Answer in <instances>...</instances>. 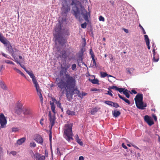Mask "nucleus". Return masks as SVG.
<instances>
[{
  "label": "nucleus",
  "mask_w": 160,
  "mask_h": 160,
  "mask_svg": "<svg viewBox=\"0 0 160 160\" xmlns=\"http://www.w3.org/2000/svg\"><path fill=\"white\" fill-rule=\"evenodd\" d=\"M152 52H153V55H155L156 54H157L156 53V52H155V50L154 48L153 49V50H152Z\"/></svg>",
  "instance_id": "62"
},
{
  "label": "nucleus",
  "mask_w": 160,
  "mask_h": 160,
  "mask_svg": "<svg viewBox=\"0 0 160 160\" xmlns=\"http://www.w3.org/2000/svg\"><path fill=\"white\" fill-rule=\"evenodd\" d=\"M49 137L50 141V142H51V140H52V132H51V131H50V132Z\"/></svg>",
  "instance_id": "52"
},
{
  "label": "nucleus",
  "mask_w": 160,
  "mask_h": 160,
  "mask_svg": "<svg viewBox=\"0 0 160 160\" xmlns=\"http://www.w3.org/2000/svg\"><path fill=\"white\" fill-rule=\"evenodd\" d=\"M1 54L3 56L5 57V58L8 59H11V58L10 57H8L7 55L3 52H2Z\"/></svg>",
  "instance_id": "47"
},
{
  "label": "nucleus",
  "mask_w": 160,
  "mask_h": 160,
  "mask_svg": "<svg viewBox=\"0 0 160 160\" xmlns=\"http://www.w3.org/2000/svg\"><path fill=\"white\" fill-rule=\"evenodd\" d=\"M75 139L76 140H77L79 139V138L78 136V134H77L76 135H75Z\"/></svg>",
  "instance_id": "58"
},
{
  "label": "nucleus",
  "mask_w": 160,
  "mask_h": 160,
  "mask_svg": "<svg viewBox=\"0 0 160 160\" xmlns=\"http://www.w3.org/2000/svg\"><path fill=\"white\" fill-rule=\"evenodd\" d=\"M128 105L131 106L134 103V101H124Z\"/></svg>",
  "instance_id": "30"
},
{
  "label": "nucleus",
  "mask_w": 160,
  "mask_h": 160,
  "mask_svg": "<svg viewBox=\"0 0 160 160\" xmlns=\"http://www.w3.org/2000/svg\"><path fill=\"white\" fill-rule=\"evenodd\" d=\"M78 160H84V158L83 156H80Z\"/></svg>",
  "instance_id": "57"
},
{
  "label": "nucleus",
  "mask_w": 160,
  "mask_h": 160,
  "mask_svg": "<svg viewBox=\"0 0 160 160\" xmlns=\"http://www.w3.org/2000/svg\"><path fill=\"white\" fill-rule=\"evenodd\" d=\"M29 75L31 78H32L35 77V76L33 73L32 71H30V73H29Z\"/></svg>",
  "instance_id": "48"
},
{
  "label": "nucleus",
  "mask_w": 160,
  "mask_h": 160,
  "mask_svg": "<svg viewBox=\"0 0 160 160\" xmlns=\"http://www.w3.org/2000/svg\"><path fill=\"white\" fill-rule=\"evenodd\" d=\"M99 21H104L105 20L104 18L102 16H99Z\"/></svg>",
  "instance_id": "49"
},
{
  "label": "nucleus",
  "mask_w": 160,
  "mask_h": 160,
  "mask_svg": "<svg viewBox=\"0 0 160 160\" xmlns=\"http://www.w3.org/2000/svg\"><path fill=\"white\" fill-rule=\"evenodd\" d=\"M143 95L142 93H138L136 96L134 100H143Z\"/></svg>",
  "instance_id": "15"
},
{
  "label": "nucleus",
  "mask_w": 160,
  "mask_h": 160,
  "mask_svg": "<svg viewBox=\"0 0 160 160\" xmlns=\"http://www.w3.org/2000/svg\"><path fill=\"white\" fill-rule=\"evenodd\" d=\"M136 106L139 109L143 110L144 109L147 107V104L143 103V101H135Z\"/></svg>",
  "instance_id": "9"
},
{
  "label": "nucleus",
  "mask_w": 160,
  "mask_h": 160,
  "mask_svg": "<svg viewBox=\"0 0 160 160\" xmlns=\"http://www.w3.org/2000/svg\"><path fill=\"white\" fill-rule=\"evenodd\" d=\"M150 119V117L148 115H146L144 116V120L146 122H148Z\"/></svg>",
  "instance_id": "31"
},
{
  "label": "nucleus",
  "mask_w": 160,
  "mask_h": 160,
  "mask_svg": "<svg viewBox=\"0 0 160 160\" xmlns=\"http://www.w3.org/2000/svg\"><path fill=\"white\" fill-rule=\"evenodd\" d=\"M118 96L121 99H122V100H128V99H125L124 97H122L121 95L120 94H118Z\"/></svg>",
  "instance_id": "50"
},
{
  "label": "nucleus",
  "mask_w": 160,
  "mask_h": 160,
  "mask_svg": "<svg viewBox=\"0 0 160 160\" xmlns=\"http://www.w3.org/2000/svg\"><path fill=\"white\" fill-rule=\"evenodd\" d=\"M122 147L126 149L127 148V147L124 144V143H122Z\"/></svg>",
  "instance_id": "55"
},
{
  "label": "nucleus",
  "mask_w": 160,
  "mask_h": 160,
  "mask_svg": "<svg viewBox=\"0 0 160 160\" xmlns=\"http://www.w3.org/2000/svg\"><path fill=\"white\" fill-rule=\"evenodd\" d=\"M36 144L34 142H32L30 143V146L31 148H34L36 147Z\"/></svg>",
  "instance_id": "33"
},
{
  "label": "nucleus",
  "mask_w": 160,
  "mask_h": 160,
  "mask_svg": "<svg viewBox=\"0 0 160 160\" xmlns=\"http://www.w3.org/2000/svg\"><path fill=\"white\" fill-rule=\"evenodd\" d=\"M22 104L21 101H18L15 107V113L18 115H20L22 112Z\"/></svg>",
  "instance_id": "7"
},
{
  "label": "nucleus",
  "mask_w": 160,
  "mask_h": 160,
  "mask_svg": "<svg viewBox=\"0 0 160 160\" xmlns=\"http://www.w3.org/2000/svg\"><path fill=\"white\" fill-rule=\"evenodd\" d=\"M61 66L64 67L65 68L68 69L70 67L71 64H69L67 63L66 62L63 63Z\"/></svg>",
  "instance_id": "23"
},
{
  "label": "nucleus",
  "mask_w": 160,
  "mask_h": 160,
  "mask_svg": "<svg viewBox=\"0 0 160 160\" xmlns=\"http://www.w3.org/2000/svg\"><path fill=\"white\" fill-rule=\"evenodd\" d=\"M145 40L146 42V44L148 46V49L149 50L150 49V47L149 46L150 42L148 36L147 35H145L144 36Z\"/></svg>",
  "instance_id": "14"
},
{
  "label": "nucleus",
  "mask_w": 160,
  "mask_h": 160,
  "mask_svg": "<svg viewBox=\"0 0 160 160\" xmlns=\"http://www.w3.org/2000/svg\"><path fill=\"white\" fill-rule=\"evenodd\" d=\"M72 123H67L65 124L63 128L64 137L68 141L73 140V134L72 130Z\"/></svg>",
  "instance_id": "4"
},
{
  "label": "nucleus",
  "mask_w": 160,
  "mask_h": 160,
  "mask_svg": "<svg viewBox=\"0 0 160 160\" xmlns=\"http://www.w3.org/2000/svg\"><path fill=\"white\" fill-rule=\"evenodd\" d=\"M121 114V112L119 111H117L116 110L112 111V114L115 117H117L119 116Z\"/></svg>",
  "instance_id": "20"
},
{
  "label": "nucleus",
  "mask_w": 160,
  "mask_h": 160,
  "mask_svg": "<svg viewBox=\"0 0 160 160\" xmlns=\"http://www.w3.org/2000/svg\"><path fill=\"white\" fill-rule=\"evenodd\" d=\"M105 103L111 106H113L116 108H118L119 107V105L116 103H114L110 101H105Z\"/></svg>",
  "instance_id": "12"
},
{
  "label": "nucleus",
  "mask_w": 160,
  "mask_h": 160,
  "mask_svg": "<svg viewBox=\"0 0 160 160\" xmlns=\"http://www.w3.org/2000/svg\"><path fill=\"white\" fill-rule=\"evenodd\" d=\"M149 126H151L154 124V122L151 119L147 122Z\"/></svg>",
  "instance_id": "35"
},
{
  "label": "nucleus",
  "mask_w": 160,
  "mask_h": 160,
  "mask_svg": "<svg viewBox=\"0 0 160 160\" xmlns=\"http://www.w3.org/2000/svg\"><path fill=\"white\" fill-rule=\"evenodd\" d=\"M12 132H18L19 130L18 128H12Z\"/></svg>",
  "instance_id": "41"
},
{
  "label": "nucleus",
  "mask_w": 160,
  "mask_h": 160,
  "mask_svg": "<svg viewBox=\"0 0 160 160\" xmlns=\"http://www.w3.org/2000/svg\"><path fill=\"white\" fill-rule=\"evenodd\" d=\"M139 27L141 28V29H142V30L143 32V34H146V32L144 29L143 28V27L141 26V25L140 24H139Z\"/></svg>",
  "instance_id": "46"
},
{
  "label": "nucleus",
  "mask_w": 160,
  "mask_h": 160,
  "mask_svg": "<svg viewBox=\"0 0 160 160\" xmlns=\"http://www.w3.org/2000/svg\"><path fill=\"white\" fill-rule=\"evenodd\" d=\"M13 69L14 70L16 71L17 73H18L20 75H21L22 76H23L24 77H25V76L24 75V74L20 70L17 68L15 67H13Z\"/></svg>",
  "instance_id": "22"
},
{
  "label": "nucleus",
  "mask_w": 160,
  "mask_h": 160,
  "mask_svg": "<svg viewBox=\"0 0 160 160\" xmlns=\"http://www.w3.org/2000/svg\"><path fill=\"white\" fill-rule=\"evenodd\" d=\"M15 60V62L19 64L20 66L22 68H23L24 70H26V68L21 63H20L19 62H18L17 60H16V59L15 58V59H14Z\"/></svg>",
  "instance_id": "29"
},
{
  "label": "nucleus",
  "mask_w": 160,
  "mask_h": 160,
  "mask_svg": "<svg viewBox=\"0 0 160 160\" xmlns=\"http://www.w3.org/2000/svg\"><path fill=\"white\" fill-rule=\"evenodd\" d=\"M32 154L34 156V158L36 160H45V157L43 156H41L39 153H37L34 154L32 151H31Z\"/></svg>",
  "instance_id": "10"
},
{
  "label": "nucleus",
  "mask_w": 160,
  "mask_h": 160,
  "mask_svg": "<svg viewBox=\"0 0 160 160\" xmlns=\"http://www.w3.org/2000/svg\"><path fill=\"white\" fill-rule=\"evenodd\" d=\"M62 8L65 14L67 13L70 10V8L68 6H66V7H65L63 5Z\"/></svg>",
  "instance_id": "19"
},
{
  "label": "nucleus",
  "mask_w": 160,
  "mask_h": 160,
  "mask_svg": "<svg viewBox=\"0 0 160 160\" xmlns=\"http://www.w3.org/2000/svg\"><path fill=\"white\" fill-rule=\"evenodd\" d=\"M35 137V141L38 143L41 144H42L43 142V140L41 136L39 134H37Z\"/></svg>",
  "instance_id": "11"
},
{
  "label": "nucleus",
  "mask_w": 160,
  "mask_h": 160,
  "mask_svg": "<svg viewBox=\"0 0 160 160\" xmlns=\"http://www.w3.org/2000/svg\"><path fill=\"white\" fill-rule=\"evenodd\" d=\"M79 61H81L82 63L84 65L86 66V64H85V63L83 62V61H82V58H80L79 59H78V65L79 66Z\"/></svg>",
  "instance_id": "45"
},
{
  "label": "nucleus",
  "mask_w": 160,
  "mask_h": 160,
  "mask_svg": "<svg viewBox=\"0 0 160 160\" xmlns=\"http://www.w3.org/2000/svg\"><path fill=\"white\" fill-rule=\"evenodd\" d=\"M66 113L68 115H74L75 114V112L74 111H72L69 110H68L66 111Z\"/></svg>",
  "instance_id": "26"
},
{
  "label": "nucleus",
  "mask_w": 160,
  "mask_h": 160,
  "mask_svg": "<svg viewBox=\"0 0 160 160\" xmlns=\"http://www.w3.org/2000/svg\"><path fill=\"white\" fill-rule=\"evenodd\" d=\"M130 92L131 94H132L133 93L134 94H136L137 93V92L134 90H132L131 91V92Z\"/></svg>",
  "instance_id": "53"
},
{
  "label": "nucleus",
  "mask_w": 160,
  "mask_h": 160,
  "mask_svg": "<svg viewBox=\"0 0 160 160\" xmlns=\"http://www.w3.org/2000/svg\"><path fill=\"white\" fill-rule=\"evenodd\" d=\"M101 77L103 78L105 77L108 75V74L106 72H101Z\"/></svg>",
  "instance_id": "36"
},
{
  "label": "nucleus",
  "mask_w": 160,
  "mask_h": 160,
  "mask_svg": "<svg viewBox=\"0 0 160 160\" xmlns=\"http://www.w3.org/2000/svg\"><path fill=\"white\" fill-rule=\"evenodd\" d=\"M4 62L7 64H12L13 65H15V64L9 60H5L4 61Z\"/></svg>",
  "instance_id": "34"
},
{
  "label": "nucleus",
  "mask_w": 160,
  "mask_h": 160,
  "mask_svg": "<svg viewBox=\"0 0 160 160\" xmlns=\"http://www.w3.org/2000/svg\"><path fill=\"white\" fill-rule=\"evenodd\" d=\"M118 87L117 86H111L109 87V88L111 89H115L116 90H117Z\"/></svg>",
  "instance_id": "43"
},
{
  "label": "nucleus",
  "mask_w": 160,
  "mask_h": 160,
  "mask_svg": "<svg viewBox=\"0 0 160 160\" xmlns=\"http://www.w3.org/2000/svg\"><path fill=\"white\" fill-rule=\"evenodd\" d=\"M126 70L130 74H131L134 70V69L133 68H127Z\"/></svg>",
  "instance_id": "28"
},
{
  "label": "nucleus",
  "mask_w": 160,
  "mask_h": 160,
  "mask_svg": "<svg viewBox=\"0 0 160 160\" xmlns=\"http://www.w3.org/2000/svg\"><path fill=\"white\" fill-rule=\"evenodd\" d=\"M59 57L60 58L63 59L64 60H66L67 55L66 51L65 50L61 51L60 52Z\"/></svg>",
  "instance_id": "13"
},
{
  "label": "nucleus",
  "mask_w": 160,
  "mask_h": 160,
  "mask_svg": "<svg viewBox=\"0 0 160 160\" xmlns=\"http://www.w3.org/2000/svg\"><path fill=\"white\" fill-rule=\"evenodd\" d=\"M10 153L13 155H15L16 154L17 152L15 151H12Z\"/></svg>",
  "instance_id": "56"
},
{
  "label": "nucleus",
  "mask_w": 160,
  "mask_h": 160,
  "mask_svg": "<svg viewBox=\"0 0 160 160\" xmlns=\"http://www.w3.org/2000/svg\"><path fill=\"white\" fill-rule=\"evenodd\" d=\"M129 92L130 91H128L127 89L125 90L123 92V93L128 98H129L130 97Z\"/></svg>",
  "instance_id": "24"
},
{
  "label": "nucleus",
  "mask_w": 160,
  "mask_h": 160,
  "mask_svg": "<svg viewBox=\"0 0 160 160\" xmlns=\"http://www.w3.org/2000/svg\"><path fill=\"white\" fill-rule=\"evenodd\" d=\"M23 113L24 115H29L31 113V110L28 108H25L23 110Z\"/></svg>",
  "instance_id": "17"
},
{
  "label": "nucleus",
  "mask_w": 160,
  "mask_h": 160,
  "mask_svg": "<svg viewBox=\"0 0 160 160\" xmlns=\"http://www.w3.org/2000/svg\"><path fill=\"white\" fill-rule=\"evenodd\" d=\"M76 142L81 146H82L83 143L81 140L79 139L76 140Z\"/></svg>",
  "instance_id": "39"
},
{
  "label": "nucleus",
  "mask_w": 160,
  "mask_h": 160,
  "mask_svg": "<svg viewBox=\"0 0 160 160\" xmlns=\"http://www.w3.org/2000/svg\"><path fill=\"white\" fill-rule=\"evenodd\" d=\"M159 59V57L158 54H156L153 55V60L155 62H158Z\"/></svg>",
  "instance_id": "25"
},
{
  "label": "nucleus",
  "mask_w": 160,
  "mask_h": 160,
  "mask_svg": "<svg viewBox=\"0 0 160 160\" xmlns=\"http://www.w3.org/2000/svg\"><path fill=\"white\" fill-rule=\"evenodd\" d=\"M44 120V119H43V118H42L41 119L40 121V124L42 126L43 124V123L42 122V121H43Z\"/></svg>",
  "instance_id": "59"
},
{
  "label": "nucleus",
  "mask_w": 160,
  "mask_h": 160,
  "mask_svg": "<svg viewBox=\"0 0 160 160\" xmlns=\"http://www.w3.org/2000/svg\"><path fill=\"white\" fill-rule=\"evenodd\" d=\"M87 25V23L86 22H84L81 24V27L83 28H86Z\"/></svg>",
  "instance_id": "40"
},
{
  "label": "nucleus",
  "mask_w": 160,
  "mask_h": 160,
  "mask_svg": "<svg viewBox=\"0 0 160 160\" xmlns=\"http://www.w3.org/2000/svg\"><path fill=\"white\" fill-rule=\"evenodd\" d=\"M92 61H93V64L95 66L96 65V63L95 61V60L94 59V57L93 58H92Z\"/></svg>",
  "instance_id": "51"
},
{
  "label": "nucleus",
  "mask_w": 160,
  "mask_h": 160,
  "mask_svg": "<svg viewBox=\"0 0 160 160\" xmlns=\"http://www.w3.org/2000/svg\"><path fill=\"white\" fill-rule=\"evenodd\" d=\"M0 86L4 90L7 89V87L4 82H0Z\"/></svg>",
  "instance_id": "27"
},
{
  "label": "nucleus",
  "mask_w": 160,
  "mask_h": 160,
  "mask_svg": "<svg viewBox=\"0 0 160 160\" xmlns=\"http://www.w3.org/2000/svg\"><path fill=\"white\" fill-rule=\"evenodd\" d=\"M88 80L93 84L98 85L99 84V81L97 78H94L93 79H92L90 78H89Z\"/></svg>",
  "instance_id": "16"
},
{
  "label": "nucleus",
  "mask_w": 160,
  "mask_h": 160,
  "mask_svg": "<svg viewBox=\"0 0 160 160\" xmlns=\"http://www.w3.org/2000/svg\"><path fill=\"white\" fill-rule=\"evenodd\" d=\"M123 30H124V31L126 32V33H128V29H126L125 28H123Z\"/></svg>",
  "instance_id": "60"
},
{
  "label": "nucleus",
  "mask_w": 160,
  "mask_h": 160,
  "mask_svg": "<svg viewBox=\"0 0 160 160\" xmlns=\"http://www.w3.org/2000/svg\"><path fill=\"white\" fill-rule=\"evenodd\" d=\"M32 78V82L36 88L37 93L39 96L40 99V100H42V97L41 92V90L40 88L38 82L36 79L35 77V76Z\"/></svg>",
  "instance_id": "6"
},
{
  "label": "nucleus",
  "mask_w": 160,
  "mask_h": 160,
  "mask_svg": "<svg viewBox=\"0 0 160 160\" xmlns=\"http://www.w3.org/2000/svg\"><path fill=\"white\" fill-rule=\"evenodd\" d=\"M87 94V93H85V92H82L81 93H80L79 94V96L81 98H82L84 96H86V95Z\"/></svg>",
  "instance_id": "38"
},
{
  "label": "nucleus",
  "mask_w": 160,
  "mask_h": 160,
  "mask_svg": "<svg viewBox=\"0 0 160 160\" xmlns=\"http://www.w3.org/2000/svg\"><path fill=\"white\" fill-rule=\"evenodd\" d=\"M76 65L75 64H73L72 66V70H74L76 69Z\"/></svg>",
  "instance_id": "44"
},
{
  "label": "nucleus",
  "mask_w": 160,
  "mask_h": 160,
  "mask_svg": "<svg viewBox=\"0 0 160 160\" xmlns=\"http://www.w3.org/2000/svg\"><path fill=\"white\" fill-rule=\"evenodd\" d=\"M55 32L54 33V38L55 41H58L60 44L63 45L66 42L65 40L62 39L61 37L62 35V28L60 23L57 24L55 28Z\"/></svg>",
  "instance_id": "3"
},
{
  "label": "nucleus",
  "mask_w": 160,
  "mask_h": 160,
  "mask_svg": "<svg viewBox=\"0 0 160 160\" xmlns=\"http://www.w3.org/2000/svg\"><path fill=\"white\" fill-rule=\"evenodd\" d=\"M132 146L133 147H134L135 148H136V149H139V148H138L137 146H136L135 145H132Z\"/></svg>",
  "instance_id": "64"
},
{
  "label": "nucleus",
  "mask_w": 160,
  "mask_h": 160,
  "mask_svg": "<svg viewBox=\"0 0 160 160\" xmlns=\"http://www.w3.org/2000/svg\"><path fill=\"white\" fill-rule=\"evenodd\" d=\"M153 118L154 120L155 121H156L157 120V118L156 116L154 115H153Z\"/></svg>",
  "instance_id": "63"
},
{
  "label": "nucleus",
  "mask_w": 160,
  "mask_h": 160,
  "mask_svg": "<svg viewBox=\"0 0 160 160\" xmlns=\"http://www.w3.org/2000/svg\"><path fill=\"white\" fill-rule=\"evenodd\" d=\"M112 91H111V90H110V89H109V91H108V94L111 96H112Z\"/></svg>",
  "instance_id": "54"
},
{
  "label": "nucleus",
  "mask_w": 160,
  "mask_h": 160,
  "mask_svg": "<svg viewBox=\"0 0 160 160\" xmlns=\"http://www.w3.org/2000/svg\"><path fill=\"white\" fill-rule=\"evenodd\" d=\"M7 121L4 115L2 113L0 114V128H3L5 127L7 124Z\"/></svg>",
  "instance_id": "8"
},
{
  "label": "nucleus",
  "mask_w": 160,
  "mask_h": 160,
  "mask_svg": "<svg viewBox=\"0 0 160 160\" xmlns=\"http://www.w3.org/2000/svg\"><path fill=\"white\" fill-rule=\"evenodd\" d=\"M71 5H75L72 8V10L73 11V14L77 18L80 20V15L81 14L85 20L88 21V16L90 15V13L82 6L79 2L77 0H72Z\"/></svg>",
  "instance_id": "2"
},
{
  "label": "nucleus",
  "mask_w": 160,
  "mask_h": 160,
  "mask_svg": "<svg viewBox=\"0 0 160 160\" xmlns=\"http://www.w3.org/2000/svg\"><path fill=\"white\" fill-rule=\"evenodd\" d=\"M60 71V75H63L65 74V82L61 80L59 82L57 83L58 87L61 89L64 88L67 92V93L73 92L75 86L76 80L75 78L71 76L68 73L66 74L68 69L62 66Z\"/></svg>",
  "instance_id": "1"
},
{
  "label": "nucleus",
  "mask_w": 160,
  "mask_h": 160,
  "mask_svg": "<svg viewBox=\"0 0 160 160\" xmlns=\"http://www.w3.org/2000/svg\"><path fill=\"white\" fill-rule=\"evenodd\" d=\"M50 104L51 106V109L54 113V115H52L51 112L50 111L48 114V116L49 118V120L51 125V128H52V126H53L55 124V121L56 120L55 114L56 112L55 111V106L54 104V102L50 101Z\"/></svg>",
  "instance_id": "5"
},
{
  "label": "nucleus",
  "mask_w": 160,
  "mask_h": 160,
  "mask_svg": "<svg viewBox=\"0 0 160 160\" xmlns=\"http://www.w3.org/2000/svg\"><path fill=\"white\" fill-rule=\"evenodd\" d=\"M55 101V103L57 105V107H59L60 108L62 107H61V104L60 102V101Z\"/></svg>",
  "instance_id": "32"
},
{
  "label": "nucleus",
  "mask_w": 160,
  "mask_h": 160,
  "mask_svg": "<svg viewBox=\"0 0 160 160\" xmlns=\"http://www.w3.org/2000/svg\"><path fill=\"white\" fill-rule=\"evenodd\" d=\"M124 88H118L117 91H118L120 92L121 93L122 92H123L124 91Z\"/></svg>",
  "instance_id": "37"
},
{
  "label": "nucleus",
  "mask_w": 160,
  "mask_h": 160,
  "mask_svg": "<svg viewBox=\"0 0 160 160\" xmlns=\"http://www.w3.org/2000/svg\"><path fill=\"white\" fill-rule=\"evenodd\" d=\"M90 54L91 55V58L94 57V53L92 51V49H90Z\"/></svg>",
  "instance_id": "42"
},
{
  "label": "nucleus",
  "mask_w": 160,
  "mask_h": 160,
  "mask_svg": "<svg viewBox=\"0 0 160 160\" xmlns=\"http://www.w3.org/2000/svg\"><path fill=\"white\" fill-rule=\"evenodd\" d=\"M98 90H99L97 89L96 88H93L91 89V91H97Z\"/></svg>",
  "instance_id": "61"
},
{
  "label": "nucleus",
  "mask_w": 160,
  "mask_h": 160,
  "mask_svg": "<svg viewBox=\"0 0 160 160\" xmlns=\"http://www.w3.org/2000/svg\"><path fill=\"white\" fill-rule=\"evenodd\" d=\"M99 109L100 108L98 107H95L92 108L91 111V114L94 115Z\"/></svg>",
  "instance_id": "21"
},
{
  "label": "nucleus",
  "mask_w": 160,
  "mask_h": 160,
  "mask_svg": "<svg viewBox=\"0 0 160 160\" xmlns=\"http://www.w3.org/2000/svg\"><path fill=\"white\" fill-rule=\"evenodd\" d=\"M26 140V138L25 137H23L21 138L20 139H18L17 141V143L18 145H21Z\"/></svg>",
  "instance_id": "18"
}]
</instances>
